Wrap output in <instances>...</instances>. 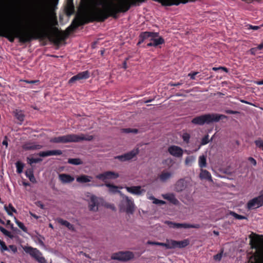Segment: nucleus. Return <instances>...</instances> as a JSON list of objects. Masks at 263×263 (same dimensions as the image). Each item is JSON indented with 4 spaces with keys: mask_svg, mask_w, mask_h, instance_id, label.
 I'll return each mask as SVG.
<instances>
[{
    "mask_svg": "<svg viewBox=\"0 0 263 263\" xmlns=\"http://www.w3.org/2000/svg\"><path fill=\"white\" fill-rule=\"evenodd\" d=\"M257 50H259L258 48V46L257 47H254V48H251L249 50V52L252 55H255L256 54V52Z\"/></svg>",
    "mask_w": 263,
    "mask_h": 263,
    "instance_id": "864d4df0",
    "label": "nucleus"
},
{
    "mask_svg": "<svg viewBox=\"0 0 263 263\" xmlns=\"http://www.w3.org/2000/svg\"><path fill=\"white\" fill-rule=\"evenodd\" d=\"M195 160V157L193 156H187L185 160V164L186 165H191Z\"/></svg>",
    "mask_w": 263,
    "mask_h": 263,
    "instance_id": "e433bc0d",
    "label": "nucleus"
},
{
    "mask_svg": "<svg viewBox=\"0 0 263 263\" xmlns=\"http://www.w3.org/2000/svg\"><path fill=\"white\" fill-rule=\"evenodd\" d=\"M225 112H226V113H227L228 114H232V115L237 114L239 113L238 111H234L232 110H226L225 111Z\"/></svg>",
    "mask_w": 263,
    "mask_h": 263,
    "instance_id": "4d7b16f0",
    "label": "nucleus"
},
{
    "mask_svg": "<svg viewBox=\"0 0 263 263\" xmlns=\"http://www.w3.org/2000/svg\"><path fill=\"white\" fill-rule=\"evenodd\" d=\"M162 197L165 200H168L170 203L174 205H178L179 203V201L176 198L175 195L173 193H167L162 194Z\"/></svg>",
    "mask_w": 263,
    "mask_h": 263,
    "instance_id": "a211bd4d",
    "label": "nucleus"
},
{
    "mask_svg": "<svg viewBox=\"0 0 263 263\" xmlns=\"http://www.w3.org/2000/svg\"><path fill=\"white\" fill-rule=\"evenodd\" d=\"M93 136L89 135L68 134L64 136L51 138L50 142L54 143H67L70 142H79L82 141H91Z\"/></svg>",
    "mask_w": 263,
    "mask_h": 263,
    "instance_id": "7ed1b4c3",
    "label": "nucleus"
},
{
    "mask_svg": "<svg viewBox=\"0 0 263 263\" xmlns=\"http://www.w3.org/2000/svg\"><path fill=\"white\" fill-rule=\"evenodd\" d=\"M1 247V251L2 252H4V251H8V249L7 246L6 245L5 242H3L2 244L0 245Z\"/></svg>",
    "mask_w": 263,
    "mask_h": 263,
    "instance_id": "3c124183",
    "label": "nucleus"
},
{
    "mask_svg": "<svg viewBox=\"0 0 263 263\" xmlns=\"http://www.w3.org/2000/svg\"><path fill=\"white\" fill-rule=\"evenodd\" d=\"M22 148L25 151H33L42 148V145L37 144L35 142H28L22 145Z\"/></svg>",
    "mask_w": 263,
    "mask_h": 263,
    "instance_id": "2eb2a0df",
    "label": "nucleus"
},
{
    "mask_svg": "<svg viewBox=\"0 0 263 263\" xmlns=\"http://www.w3.org/2000/svg\"><path fill=\"white\" fill-rule=\"evenodd\" d=\"M60 180L63 183H68L72 182L74 178L73 177L67 174H60L59 175Z\"/></svg>",
    "mask_w": 263,
    "mask_h": 263,
    "instance_id": "aec40b11",
    "label": "nucleus"
},
{
    "mask_svg": "<svg viewBox=\"0 0 263 263\" xmlns=\"http://www.w3.org/2000/svg\"><path fill=\"white\" fill-rule=\"evenodd\" d=\"M134 257V254L129 251L119 252L112 254L111 259L120 261H127Z\"/></svg>",
    "mask_w": 263,
    "mask_h": 263,
    "instance_id": "0eeeda50",
    "label": "nucleus"
},
{
    "mask_svg": "<svg viewBox=\"0 0 263 263\" xmlns=\"http://www.w3.org/2000/svg\"><path fill=\"white\" fill-rule=\"evenodd\" d=\"M58 223L61 224V225L67 227L69 230L72 231H75V229L72 224L69 222L68 221L64 220L62 218H59L57 220Z\"/></svg>",
    "mask_w": 263,
    "mask_h": 263,
    "instance_id": "b1692460",
    "label": "nucleus"
},
{
    "mask_svg": "<svg viewBox=\"0 0 263 263\" xmlns=\"http://www.w3.org/2000/svg\"><path fill=\"white\" fill-rule=\"evenodd\" d=\"M199 73L198 72H190L188 74V76L190 77V79L191 80H195V76Z\"/></svg>",
    "mask_w": 263,
    "mask_h": 263,
    "instance_id": "603ef678",
    "label": "nucleus"
},
{
    "mask_svg": "<svg viewBox=\"0 0 263 263\" xmlns=\"http://www.w3.org/2000/svg\"><path fill=\"white\" fill-rule=\"evenodd\" d=\"M248 160L254 166H256L257 164V162L255 159H254L253 157H250L248 158Z\"/></svg>",
    "mask_w": 263,
    "mask_h": 263,
    "instance_id": "6e6d98bb",
    "label": "nucleus"
},
{
    "mask_svg": "<svg viewBox=\"0 0 263 263\" xmlns=\"http://www.w3.org/2000/svg\"><path fill=\"white\" fill-rule=\"evenodd\" d=\"M223 251L214 256V259L216 261H220L222 258Z\"/></svg>",
    "mask_w": 263,
    "mask_h": 263,
    "instance_id": "09e8293b",
    "label": "nucleus"
},
{
    "mask_svg": "<svg viewBox=\"0 0 263 263\" xmlns=\"http://www.w3.org/2000/svg\"><path fill=\"white\" fill-rule=\"evenodd\" d=\"M74 7L73 4V0L69 1L67 0V6L65 8V11L67 15H70L74 12Z\"/></svg>",
    "mask_w": 263,
    "mask_h": 263,
    "instance_id": "4be33fe9",
    "label": "nucleus"
},
{
    "mask_svg": "<svg viewBox=\"0 0 263 263\" xmlns=\"http://www.w3.org/2000/svg\"><path fill=\"white\" fill-rule=\"evenodd\" d=\"M187 185V182L184 179H180L175 184L174 190L176 192H181L186 188Z\"/></svg>",
    "mask_w": 263,
    "mask_h": 263,
    "instance_id": "ddd939ff",
    "label": "nucleus"
},
{
    "mask_svg": "<svg viewBox=\"0 0 263 263\" xmlns=\"http://www.w3.org/2000/svg\"><path fill=\"white\" fill-rule=\"evenodd\" d=\"M68 163L73 165H80L83 164L82 161L79 158H69Z\"/></svg>",
    "mask_w": 263,
    "mask_h": 263,
    "instance_id": "473e14b6",
    "label": "nucleus"
},
{
    "mask_svg": "<svg viewBox=\"0 0 263 263\" xmlns=\"http://www.w3.org/2000/svg\"><path fill=\"white\" fill-rule=\"evenodd\" d=\"M4 209L6 210V211L7 212V214L10 216L12 215L13 212L16 213V210L13 206V205H12L11 203H9L8 206H7L6 205H5L4 206Z\"/></svg>",
    "mask_w": 263,
    "mask_h": 263,
    "instance_id": "c85d7f7f",
    "label": "nucleus"
},
{
    "mask_svg": "<svg viewBox=\"0 0 263 263\" xmlns=\"http://www.w3.org/2000/svg\"><path fill=\"white\" fill-rule=\"evenodd\" d=\"M98 200L96 196H91L89 203V208L90 211H97L98 209Z\"/></svg>",
    "mask_w": 263,
    "mask_h": 263,
    "instance_id": "6ab92c4d",
    "label": "nucleus"
},
{
    "mask_svg": "<svg viewBox=\"0 0 263 263\" xmlns=\"http://www.w3.org/2000/svg\"><path fill=\"white\" fill-rule=\"evenodd\" d=\"M90 77V72L88 70L79 72L77 74L72 77L68 81L69 84H72L77 81L86 80Z\"/></svg>",
    "mask_w": 263,
    "mask_h": 263,
    "instance_id": "1a4fd4ad",
    "label": "nucleus"
},
{
    "mask_svg": "<svg viewBox=\"0 0 263 263\" xmlns=\"http://www.w3.org/2000/svg\"><path fill=\"white\" fill-rule=\"evenodd\" d=\"M208 142H209L208 135H206V136H204L202 139L201 143H202V144L204 145V144H207Z\"/></svg>",
    "mask_w": 263,
    "mask_h": 263,
    "instance_id": "5fc2aeb1",
    "label": "nucleus"
},
{
    "mask_svg": "<svg viewBox=\"0 0 263 263\" xmlns=\"http://www.w3.org/2000/svg\"><path fill=\"white\" fill-rule=\"evenodd\" d=\"M24 250L26 253L29 254L35 259L39 255H42V253L39 250H37L36 248H34L31 247H25L24 248Z\"/></svg>",
    "mask_w": 263,
    "mask_h": 263,
    "instance_id": "f3484780",
    "label": "nucleus"
},
{
    "mask_svg": "<svg viewBox=\"0 0 263 263\" xmlns=\"http://www.w3.org/2000/svg\"><path fill=\"white\" fill-rule=\"evenodd\" d=\"M124 198L125 199L126 212L128 214H133L135 211V204L133 200L126 196H125Z\"/></svg>",
    "mask_w": 263,
    "mask_h": 263,
    "instance_id": "4468645a",
    "label": "nucleus"
},
{
    "mask_svg": "<svg viewBox=\"0 0 263 263\" xmlns=\"http://www.w3.org/2000/svg\"><path fill=\"white\" fill-rule=\"evenodd\" d=\"M15 118L21 122H22L24 120L25 116L22 110H16L15 111Z\"/></svg>",
    "mask_w": 263,
    "mask_h": 263,
    "instance_id": "7c9ffc66",
    "label": "nucleus"
},
{
    "mask_svg": "<svg viewBox=\"0 0 263 263\" xmlns=\"http://www.w3.org/2000/svg\"><path fill=\"white\" fill-rule=\"evenodd\" d=\"M168 152L173 156L180 158L183 154V149L179 146L176 145H171L168 147Z\"/></svg>",
    "mask_w": 263,
    "mask_h": 263,
    "instance_id": "9d476101",
    "label": "nucleus"
},
{
    "mask_svg": "<svg viewBox=\"0 0 263 263\" xmlns=\"http://www.w3.org/2000/svg\"><path fill=\"white\" fill-rule=\"evenodd\" d=\"M151 33H152V39H156V37L159 36L158 32H151Z\"/></svg>",
    "mask_w": 263,
    "mask_h": 263,
    "instance_id": "bf43d9fd",
    "label": "nucleus"
},
{
    "mask_svg": "<svg viewBox=\"0 0 263 263\" xmlns=\"http://www.w3.org/2000/svg\"><path fill=\"white\" fill-rule=\"evenodd\" d=\"M255 84L258 85H263V79L261 81H256Z\"/></svg>",
    "mask_w": 263,
    "mask_h": 263,
    "instance_id": "338daca9",
    "label": "nucleus"
},
{
    "mask_svg": "<svg viewBox=\"0 0 263 263\" xmlns=\"http://www.w3.org/2000/svg\"><path fill=\"white\" fill-rule=\"evenodd\" d=\"M158 246L164 247L166 249H167V241L165 243L158 242Z\"/></svg>",
    "mask_w": 263,
    "mask_h": 263,
    "instance_id": "052dcab7",
    "label": "nucleus"
},
{
    "mask_svg": "<svg viewBox=\"0 0 263 263\" xmlns=\"http://www.w3.org/2000/svg\"><path fill=\"white\" fill-rule=\"evenodd\" d=\"M123 130L124 132L126 133H138V129H131L129 128L123 129Z\"/></svg>",
    "mask_w": 263,
    "mask_h": 263,
    "instance_id": "49530a36",
    "label": "nucleus"
},
{
    "mask_svg": "<svg viewBox=\"0 0 263 263\" xmlns=\"http://www.w3.org/2000/svg\"><path fill=\"white\" fill-rule=\"evenodd\" d=\"M25 82H26L27 83H29V84H35V83H39V80H32V81L25 80Z\"/></svg>",
    "mask_w": 263,
    "mask_h": 263,
    "instance_id": "680f3d73",
    "label": "nucleus"
},
{
    "mask_svg": "<svg viewBox=\"0 0 263 263\" xmlns=\"http://www.w3.org/2000/svg\"><path fill=\"white\" fill-rule=\"evenodd\" d=\"M249 237L251 248L255 250L250 262L263 263V235L252 233Z\"/></svg>",
    "mask_w": 263,
    "mask_h": 263,
    "instance_id": "f03ea898",
    "label": "nucleus"
},
{
    "mask_svg": "<svg viewBox=\"0 0 263 263\" xmlns=\"http://www.w3.org/2000/svg\"><path fill=\"white\" fill-rule=\"evenodd\" d=\"M139 37H143L145 40L149 37L152 39V33L148 31L143 32L140 34Z\"/></svg>",
    "mask_w": 263,
    "mask_h": 263,
    "instance_id": "ea45409f",
    "label": "nucleus"
},
{
    "mask_svg": "<svg viewBox=\"0 0 263 263\" xmlns=\"http://www.w3.org/2000/svg\"><path fill=\"white\" fill-rule=\"evenodd\" d=\"M91 179L92 177L90 176L82 175L78 177L76 179V180L79 183H84L90 182Z\"/></svg>",
    "mask_w": 263,
    "mask_h": 263,
    "instance_id": "5701e85b",
    "label": "nucleus"
},
{
    "mask_svg": "<svg viewBox=\"0 0 263 263\" xmlns=\"http://www.w3.org/2000/svg\"><path fill=\"white\" fill-rule=\"evenodd\" d=\"M167 249H175L176 248L177 241L172 239H166Z\"/></svg>",
    "mask_w": 263,
    "mask_h": 263,
    "instance_id": "72a5a7b5",
    "label": "nucleus"
},
{
    "mask_svg": "<svg viewBox=\"0 0 263 263\" xmlns=\"http://www.w3.org/2000/svg\"><path fill=\"white\" fill-rule=\"evenodd\" d=\"M42 161V159L40 158H27V162L30 165H32L33 163H39Z\"/></svg>",
    "mask_w": 263,
    "mask_h": 263,
    "instance_id": "c9c22d12",
    "label": "nucleus"
},
{
    "mask_svg": "<svg viewBox=\"0 0 263 263\" xmlns=\"http://www.w3.org/2000/svg\"><path fill=\"white\" fill-rule=\"evenodd\" d=\"M147 244L151 245H156L158 246V242L152 241H148L147 242Z\"/></svg>",
    "mask_w": 263,
    "mask_h": 263,
    "instance_id": "0e129e2a",
    "label": "nucleus"
},
{
    "mask_svg": "<svg viewBox=\"0 0 263 263\" xmlns=\"http://www.w3.org/2000/svg\"><path fill=\"white\" fill-rule=\"evenodd\" d=\"M172 174L170 172H163L159 176L160 180L162 182H165L168 179H170Z\"/></svg>",
    "mask_w": 263,
    "mask_h": 263,
    "instance_id": "cd10ccee",
    "label": "nucleus"
},
{
    "mask_svg": "<svg viewBox=\"0 0 263 263\" xmlns=\"http://www.w3.org/2000/svg\"><path fill=\"white\" fill-rule=\"evenodd\" d=\"M182 84H183V83L182 82H179L175 83H170V85L172 86H179L180 85H181Z\"/></svg>",
    "mask_w": 263,
    "mask_h": 263,
    "instance_id": "13d9d810",
    "label": "nucleus"
},
{
    "mask_svg": "<svg viewBox=\"0 0 263 263\" xmlns=\"http://www.w3.org/2000/svg\"><path fill=\"white\" fill-rule=\"evenodd\" d=\"M87 185L88 186H103V184L99 185V184H96L94 183V181H93L92 183L88 184Z\"/></svg>",
    "mask_w": 263,
    "mask_h": 263,
    "instance_id": "69168bd1",
    "label": "nucleus"
},
{
    "mask_svg": "<svg viewBox=\"0 0 263 263\" xmlns=\"http://www.w3.org/2000/svg\"><path fill=\"white\" fill-rule=\"evenodd\" d=\"M165 223L167 224L170 228H174V229H180V228H195L199 229L200 228V225L199 224H189V223H176L171 221H166Z\"/></svg>",
    "mask_w": 263,
    "mask_h": 263,
    "instance_id": "423d86ee",
    "label": "nucleus"
},
{
    "mask_svg": "<svg viewBox=\"0 0 263 263\" xmlns=\"http://www.w3.org/2000/svg\"><path fill=\"white\" fill-rule=\"evenodd\" d=\"M15 222L17 224V225L18 226V227L21 229H22L24 232H27V228L24 226V223L18 220H17L16 219L15 220Z\"/></svg>",
    "mask_w": 263,
    "mask_h": 263,
    "instance_id": "a19ab883",
    "label": "nucleus"
},
{
    "mask_svg": "<svg viewBox=\"0 0 263 263\" xmlns=\"http://www.w3.org/2000/svg\"><path fill=\"white\" fill-rule=\"evenodd\" d=\"M254 143L256 146L263 151V140L261 138H258L255 140Z\"/></svg>",
    "mask_w": 263,
    "mask_h": 263,
    "instance_id": "58836bf2",
    "label": "nucleus"
},
{
    "mask_svg": "<svg viewBox=\"0 0 263 263\" xmlns=\"http://www.w3.org/2000/svg\"><path fill=\"white\" fill-rule=\"evenodd\" d=\"M263 206V190L260 193V195L250 200L247 204V208L248 210H254Z\"/></svg>",
    "mask_w": 263,
    "mask_h": 263,
    "instance_id": "39448f33",
    "label": "nucleus"
},
{
    "mask_svg": "<svg viewBox=\"0 0 263 263\" xmlns=\"http://www.w3.org/2000/svg\"><path fill=\"white\" fill-rule=\"evenodd\" d=\"M119 177L118 173L111 171H106L103 173L99 174L96 178L103 181L108 179H116Z\"/></svg>",
    "mask_w": 263,
    "mask_h": 263,
    "instance_id": "9b49d317",
    "label": "nucleus"
},
{
    "mask_svg": "<svg viewBox=\"0 0 263 263\" xmlns=\"http://www.w3.org/2000/svg\"><path fill=\"white\" fill-rule=\"evenodd\" d=\"M153 203L156 204H165V202L163 200H159L157 198L155 199V200L153 201Z\"/></svg>",
    "mask_w": 263,
    "mask_h": 263,
    "instance_id": "8fccbe9b",
    "label": "nucleus"
},
{
    "mask_svg": "<svg viewBox=\"0 0 263 263\" xmlns=\"http://www.w3.org/2000/svg\"><path fill=\"white\" fill-rule=\"evenodd\" d=\"M231 215L233 216L236 219H239V220H242V219H247V217L246 216L239 215L234 212L231 213Z\"/></svg>",
    "mask_w": 263,
    "mask_h": 263,
    "instance_id": "37998d69",
    "label": "nucleus"
},
{
    "mask_svg": "<svg viewBox=\"0 0 263 263\" xmlns=\"http://www.w3.org/2000/svg\"><path fill=\"white\" fill-rule=\"evenodd\" d=\"M247 27H248V29H253L254 30H257L261 27V25L260 26H253V25H250V24L247 25Z\"/></svg>",
    "mask_w": 263,
    "mask_h": 263,
    "instance_id": "de8ad7c7",
    "label": "nucleus"
},
{
    "mask_svg": "<svg viewBox=\"0 0 263 263\" xmlns=\"http://www.w3.org/2000/svg\"><path fill=\"white\" fill-rule=\"evenodd\" d=\"M105 185L109 188V191L110 193H116L120 192L118 190V186L114 184H111L110 183H106Z\"/></svg>",
    "mask_w": 263,
    "mask_h": 263,
    "instance_id": "2f4dec72",
    "label": "nucleus"
},
{
    "mask_svg": "<svg viewBox=\"0 0 263 263\" xmlns=\"http://www.w3.org/2000/svg\"><path fill=\"white\" fill-rule=\"evenodd\" d=\"M25 175L32 183H35L36 182L32 168H28L25 172Z\"/></svg>",
    "mask_w": 263,
    "mask_h": 263,
    "instance_id": "393cba45",
    "label": "nucleus"
},
{
    "mask_svg": "<svg viewBox=\"0 0 263 263\" xmlns=\"http://www.w3.org/2000/svg\"><path fill=\"white\" fill-rule=\"evenodd\" d=\"M126 190L132 194L140 196L145 192L144 189H142L140 186H125Z\"/></svg>",
    "mask_w": 263,
    "mask_h": 263,
    "instance_id": "f8f14e48",
    "label": "nucleus"
},
{
    "mask_svg": "<svg viewBox=\"0 0 263 263\" xmlns=\"http://www.w3.org/2000/svg\"><path fill=\"white\" fill-rule=\"evenodd\" d=\"M190 244V241L188 239H185L181 241H177L176 248H184Z\"/></svg>",
    "mask_w": 263,
    "mask_h": 263,
    "instance_id": "bb28decb",
    "label": "nucleus"
},
{
    "mask_svg": "<svg viewBox=\"0 0 263 263\" xmlns=\"http://www.w3.org/2000/svg\"><path fill=\"white\" fill-rule=\"evenodd\" d=\"M182 139L186 143H189L190 139V135L187 133H183L182 136Z\"/></svg>",
    "mask_w": 263,
    "mask_h": 263,
    "instance_id": "79ce46f5",
    "label": "nucleus"
},
{
    "mask_svg": "<svg viewBox=\"0 0 263 263\" xmlns=\"http://www.w3.org/2000/svg\"><path fill=\"white\" fill-rule=\"evenodd\" d=\"M199 166L201 168L205 167L206 166V157L204 155L200 156L199 158Z\"/></svg>",
    "mask_w": 263,
    "mask_h": 263,
    "instance_id": "c756f323",
    "label": "nucleus"
},
{
    "mask_svg": "<svg viewBox=\"0 0 263 263\" xmlns=\"http://www.w3.org/2000/svg\"><path fill=\"white\" fill-rule=\"evenodd\" d=\"M139 151L137 148L122 155L115 157V159H118L121 162L129 161L135 157L138 154Z\"/></svg>",
    "mask_w": 263,
    "mask_h": 263,
    "instance_id": "6e6552de",
    "label": "nucleus"
},
{
    "mask_svg": "<svg viewBox=\"0 0 263 263\" xmlns=\"http://www.w3.org/2000/svg\"><path fill=\"white\" fill-rule=\"evenodd\" d=\"M16 167V172L18 174H21L23 172V170L24 167V164L21 161H17L15 163Z\"/></svg>",
    "mask_w": 263,
    "mask_h": 263,
    "instance_id": "f704fd0d",
    "label": "nucleus"
},
{
    "mask_svg": "<svg viewBox=\"0 0 263 263\" xmlns=\"http://www.w3.org/2000/svg\"><path fill=\"white\" fill-rule=\"evenodd\" d=\"M258 48L259 50H261L263 49V42L258 45Z\"/></svg>",
    "mask_w": 263,
    "mask_h": 263,
    "instance_id": "774afa93",
    "label": "nucleus"
},
{
    "mask_svg": "<svg viewBox=\"0 0 263 263\" xmlns=\"http://www.w3.org/2000/svg\"><path fill=\"white\" fill-rule=\"evenodd\" d=\"M0 231L1 232H2L5 235L8 236V237L10 238H13V235L11 234V232L6 230L5 228H4L2 226H0Z\"/></svg>",
    "mask_w": 263,
    "mask_h": 263,
    "instance_id": "4c0bfd02",
    "label": "nucleus"
},
{
    "mask_svg": "<svg viewBox=\"0 0 263 263\" xmlns=\"http://www.w3.org/2000/svg\"><path fill=\"white\" fill-rule=\"evenodd\" d=\"M227 117L223 115L217 114H208L194 118L191 122L195 125H203L204 124H209L213 122H217L220 120Z\"/></svg>",
    "mask_w": 263,
    "mask_h": 263,
    "instance_id": "20e7f679",
    "label": "nucleus"
},
{
    "mask_svg": "<svg viewBox=\"0 0 263 263\" xmlns=\"http://www.w3.org/2000/svg\"><path fill=\"white\" fill-rule=\"evenodd\" d=\"M151 40L152 41V42L147 44V46H148V47H150V46L157 47V46H158L159 45L164 44L165 42L163 38L161 36L159 37L157 39V38L151 39Z\"/></svg>",
    "mask_w": 263,
    "mask_h": 263,
    "instance_id": "412c9836",
    "label": "nucleus"
},
{
    "mask_svg": "<svg viewBox=\"0 0 263 263\" xmlns=\"http://www.w3.org/2000/svg\"><path fill=\"white\" fill-rule=\"evenodd\" d=\"M62 154V151L60 149L51 150L47 151L40 152L38 155L42 157H45L50 156H59Z\"/></svg>",
    "mask_w": 263,
    "mask_h": 263,
    "instance_id": "dca6fc26",
    "label": "nucleus"
},
{
    "mask_svg": "<svg viewBox=\"0 0 263 263\" xmlns=\"http://www.w3.org/2000/svg\"><path fill=\"white\" fill-rule=\"evenodd\" d=\"M30 27L25 29L14 27L10 25H0V37H4L11 43L18 39L21 43H30L33 40L48 39L55 45H59L65 41L69 34L83 25L79 21H73L66 30V33L59 31L56 27H50L47 24L39 25L36 21H33Z\"/></svg>",
    "mask_w": 263,
    "mask_h": 263,
    "instance_id": "f257e3e1",
    "label": "nucleus"
},
{
    "mask_svg": "<svg viewBox=\"0 0 263 263\" xmlns=\"http://www.w3.org/2000/svg\"><path fill=\"white\" fill-rule=\"evenodd\" d=\"M9 248L14 253H15L17 251L16 247L13 245H10Z\"/></svg>",
    "mask_w": 263,
    "mask_h": 263,
    "instance_id": "e2e57ef3",
    "label": "nucleus"
},
{
    "mask_svg": "<svg viewBox=\"0 0 263 263\" xmlns=\"http://www.w3.org/2000/svg\"><path fill=\"white\" fill-rule=\"evenodd\" d=\"M200 177L201 179H205L209 180H212L211 174L205 170H201V172L200 173Z\"/></svg>",
    "mask_w": 263,
    "mask_h": 263,
    "instance_id": "a878e982",
    "label": "nucleus"
},
{
    "mask_svg": "<svg viewBox=\"0 0 263 263\" xmlns=\"http://www.w3.org/2000/svg\"><path fill=\"white\" fill-rule=\"evenodd\" d=\"M35 259L40 263H46V260L42 255H39Z\"/></svg>",
    "mask_w": 263,
    "mask_h": 263,
    "instance_id": "a18cd8bd",
    "label": "nucleus"
},
{
    "mask_svg": "<svg viewBox=\"0 0 263 263\" xmlns=\"http://www.w3.org/2000/svg\"><path fill=\"white\" fill-rule=\"evenodd\" d=\"M81 3L84 8H88L90 5V0H81Z\"/></svg>",
    "mask_w": 263,
    "mask_h": 263,
    "instance_id": "c03bdc74",
    "label": "nucleus"
}]
</instances>
